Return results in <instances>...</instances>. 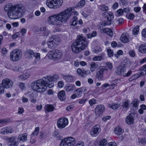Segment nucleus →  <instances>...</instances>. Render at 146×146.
Instances as JSON below:
<instances>
[{
    "mask_svg": "<svg viewBox=\"0 0 146 146\" xmlns=\"http://www.w3.org/2000/svg\"><path fill=\"white\" fill-rule=\"evenodd\" d=\"M129 54L130 56L132 57H134L135 54L134 50H130L129 51Z\"/></svg>",
    "mask_w": 146,
    "mask_h": 146,
    "instance_id": "e2e57ef3",
    "label": "nucleus"
},
{
    "mask_svg": "<svg viewBox=\"0 0 146 146\" xmlns=\"http://www.w3.org/2000/svg\"><path fill=\"white\" fill-rule=\"evenodd\" d=\"M77 72L78 74L81 77H83L84 75L82 74V70L80 68H78L77 69Z\"/></svg>",
    "mask_w": 146,
    "mask_h": 146,
    "instance_id": "4d7b16f0",
    "label": "nucleus"
},
{
    "mask_svg": "<svg viewBox=\"0 0 146 146\" xmlns=\"http://www.w3.org/2000/svg\"><path fill=\"white\" fill-rule=\"evenodd\" d=\"M90 66V70L91 72L95 71L98 67V64L94 62H91Z\"/></svg>",
    "mask_w": 146,
    "mask_h": 146,
    "instance_id": "bb28decb",
    "label": "nucleus"
},
{
    "mask_svg": "<svg viewBox=\"0 0 146 146\" xmlns=\"http://www.w3.org/2000/svg\"><path fill=\"white\" fill-rule=\"evenodd\" d=\"M63 3V0H47L46 5L48 7L55 9L59 7Z\"/></svg>",
    "mask_w": 146,
    "mask_h": 146,
    "instance_id": "423d86ee",
    "label": "nucleus"
},
{
    "mask_svg": "<svg viewBox=\"0 0 146 146\" xmlns=\"http://www.w3.org/2000/svg\"><path fill=\"white\" fill-rule=\"evenodd\" d=\"M68 124V121L66 117H61L58 119L57 125L60 129H62L66 127Z\"/></svg>",
    "mask_w": 146,
    "mask_h": 146,
    "instance_id": "9d476101",
    "label": "nucleus"
},
{
    "mask_svg": "<svg viewBox=\"0 0 146 146\" xmlns=\"http://www.w3.org/2000/svg\"><path fill=\"white\" fill-rule=\"evenodd\" d=\"M130 36L127 33H123L121 35L120 40L121 42L124 43H128L129 41Z\"/></svg>",
    "mask_w": 146,
    "mask_h": 146,
    "instance_id": "dca6fc26",
    "label": "nucleus"
},
{
    "mask_svg": "<svg viewBox=\"0 0 146 146\" xmlns=\"http://www.w3.org/2000/svg\"><path fill=\"white\" fill-rule=\"evenodd\" d=\"M64 85V83L63 81H60L59 82L58 84V86L60 88H62Z\"/></svg>",
    "mask_w": 146,
    "mask_h": 146,
    "instance_id": "69168bd1",
    "label": "nucleus"
},
{
    "mask_svg": "<svg viewBox=\"0 0 146 146\" xmlns=\"http://www.w3.org/2000/svg\"><path fill=\"white\" fill-rule=\"evenodd\" d=\"M33 56H34L35 58L36 59L37 61H39L40 59V54L39 53H34V55Z\"/></svg>",
    "mask_w": 146,
    "mask_h": 146,
    "instance_id": "603ef678",
    "label": "nucleus"
},
{
    "mask_svg": "<svg viewBox=\"0 0 146 146\" xmlns=\"http://www.w3.org/2000/svg\"><path fill=\"white\" fill-rule=\"evenodd\" d=\"M139 101L137 99H135L133 100V102L131 103L133 107L135 108H137L138 106Z\"/></svg>",
    "mask_w": 146,
    "mask_h": 146,
    "instance_id": "58836bf2",
    "label": "nucleus"
},
{
    "mask_svg": "<svg viewBox=\"0 0 146 146\" xmlns=\"http://www.w3.org/2000/svg\"><path fill=\"white\" fill-rule=\"evenodd\" d=\"M103 75L98 71L97 72L96 74V77L99 80H102L103 78Z\"/></svg>",
    "mask_w": 146,
    "mask_h": 146,
    "instance_id": "a18cd8bd",
    "label": "nucleus"
},
{
    "mask_svg": "<svg viewBox=\"0 0 146 146\" xmlns=\"http://www.w3.org/2000/svg\"><path fill=\"white\" fill-rule=\"evenodd\" d=\"M35 91L33 92H28L26 94L30 98H34L35 94Z\"/></svg>",
    "mask_w": 146,
    "mask_h": 146,
    "instance_id": "3c124183",
    "label": "nucleus"
},
{
    "mask_svg": "<svg viewBox=\"0 0 146 146\" xmlns=\"http://www.w3.org/2000/svg\"><path fill=\"white\" fill-rule=\"evenodd\" d=\"M107 143V140L105 139H103L100 141L99 144L100 146H104L106 145Z\"/></svg>",
    "mask_w": 146,
    "mask_h": 146,
    "instance_id": "c03bdc74",
    "label": "nucleus"
},
{
    "mask_svg": "<svg viewBox=\"0 0 146 146\" xmlns=\"http://www.w3.org/2000/svg\"><path fill=\"white\" fill-rule=\"evenodd\" d=\"M145 74V71H144V72H141L140 73L136 74L132 76L129 78V80L131 82L134 80L137 79L141 76H143Z\"/></svg>",
    "mask_w": 146,
    "mask_h": 146,
    "instance_id": "a211bd4d",
    "label": "nucleus"
},
{
    "mask_svg": "<svg viewBox=\"0 0 146 146\" xmlns=\"http://www.w3.org/2000/svg\"><path fill=\"white\" fill-rule=\"evenodd\" d=\"M78 23L77 18L76 16H73L71 19L70 22V24L72 26H74L76 25Z\"/></svg>",
    "mask_w": 146,
    "mask_h": 146,
    "instance_id": "cd10ccee",
    "label": "nucleus"
},
{
    "mask_svg": "<svg viewBox=\"0 0 146 146\" xmlns=\"http://www.w3.org/2000/svg\"><path fill=\"white\" fill-rule=\"evenodd\" d=\"M39 127H36L35 128V131L33 132L32 134L31 135V136L32 137V135L33 136H36L39 132Z\"/></svg>",
    "mask_w": 146,
    "mask_h": 146,
    "instance_id": "09e8293b",
    "label": "nucleus"
},
{
    "mask_svg": "<svg viewBox=\"0 0 146 146\" xmlns=\"http://www.w3.org/2000/svg\"><path fill=\"white\" fill-rule=\"evenodd\" d=\"M102 49L100 47H98L96 48L95 49L93 50V52L96 53H98L99 52L101 51Z\"/></svg>",
    "mask_w": 146,
    "mask_h": 146,
    "instance_id": "13d9d810",
    "label": "nucleus"
},
{
    "mask_svg": "<svg viewBox=\"0 0 146 146\" xmlns=\"http://www.w3.org/2000/svg\"><path fill=\"white\" fill-rule=\"evenodd\" d=\"M62 53L58 50L50 51L47 54V57L49 59L54 60H58L62 58Z\"/></svg>",
    "mask_w": 146,
    "mask_h": 146,
    "instance_id": "39448f33",
    "label": "nucleus"
},
{
    "mask_svg": "<svg viewBox=\"0 0 146 146\" xmlns=\"http://www.w3.org/2000/svg\"><path fill=\"white\" fill-rule=\"evenodd\" d=\"M141 35L143 37L146 38V29H144L142 30Z\"/></svg>",
    "mask_w": 146,
    "mask_h": 146,
    "instance_id": "0e129e2a",
    "label": "nucleus"
},
{
    "mask_svg": "<svg viewBox=\"0 0 146 146\" xmlns=\"http://www.w3.org/2000/svg\"><path fill=\"white\" fill-rule=\"evenodd\" d=\"M88 44V43L86 37L82 35H78L76 41L71 45V49L74 53H78L86 48Z\"/></svg>",
    "mask_w": 146,
    "mask_h": 146,
    "instance_id": "7ed1b4c3",
    "label": "nucleus"
},
{
    "mask_svg": "<svg viewBox=\"0 0 146 146\" xmlns=\"http://www.w3.org/2000/svg\"><path fill=\"white\" fill-rule=\"evenodd\" d=\"M120 104L119 103L113 104L112 105H109V106L110 108H112L113 109L116 110L120 106Z\"/></svg>",
    "mask_w": 146,
    "mask_h": 146,
    "instance_id": "4c0bfd02",
    "label": "nucleus"
},
{
    "mask_svg": "<svg viewBox=\"0 0 146 146\" xmlns=\"http://www.w3.org/2000/svg\"><path fill=\"white\" fill-rule=\"evenodd\" d=\"M22 56V52L19 49L13 50L10 53V59L13 61H17L20 59Z\"/></svg>",
    "mask_w": 146,
    "mask_h": 146,
    "instance_id": "0eeeda50",
    "label": "nucleus"
},
{
    "mask_svg": "<svg viewBox=\"0 0 146 146\" xmlns=\"http://www.w3.org/2000/svg\"><path fill=\"white\" fill-rule=\"evenodd\" d=\"M107 52L109 57H111L113 56V53L112 50L110 49H107Z\"/></svg>",
    "mask_w": 146,
    "mask_h": 146,
    "instance_id": "864d4df0",
    "label": "nucleus"
},
{
    "mask_svg": "<svg viewBox=\"0 0 146 146\" xmlns=\"http://www.w3.org/2000/svg\"><path fill=\"white\" fill-rule=\"evenodd\" d=\"M127 17L129 19H132L134 17V15L132 13L127 14L126 15Z\"/></svg>",
    "mask_w": 146,
    "mask_h": 146,
    "instance_id": "052dcab7",
    "label": "nucleus"
},
{
    "mask_svg": "<svg viewBox=\"0 0 146 146\" xmlns=\"http://www.w3.org/2000/svg\"><path fill=\"white\" fill-rule=\"evenodd\" d=\"M113 15L111 12L108 13V15H107V20L110 22L108 24H106V25H110L111 24L110 22L113 19Z\"/></svg>",
    "mask_w": 146,
    "mask_h": 146,
    "instance_id": "a878e982",
    "label": "nucleus"
},
{
    "mask_svg": "<svg viewBox=\"0 0 146 146\" xmlns=\"http://www.w3.org/2000/svg\"><path fill=\"white\" fill-rule=\"evenodd\" d=\"M104 106L102 104L98 105L95 109V113L97 116L101 115L104 110Z\"/></svg>",
    "mask_w": 146,
    "mask_h": 146,
    "instance_id": "4468645a",
    "label": "nucleus"
},
{
    "mask_svg": "<svg viewBox=\"0 0 146 146\" xmlns=\"http://www.w3.org/2000/svg\"><path fill=\"white\" fill-rule=\"evenodd\" d=\"M116 73L119 75L123 76L125 75L124 72H126V70L125 68L122 66H120L116 68L115 70Z\"/></svg>",
    "mask_w": 146,
    "mask_h": 146,
    "instance_id": "f3484780",
    "label": "nucleus"
},
{
    "mask_svg": "<svg viewBox=\"0 0 146 146\" xmlns=\"http://www.w3.org/2000/svg\"><path fill=\"white\" fill-rule=\"evenodd\" d=\"M4 10L11 19H17L23 15V6L20 4L13 5L11 3H7L4 7Z\"/></svg>",
    "mask_w": 146,
    "mask_h": 146,
    "instance_id": "f03ea898",
    "label": "nucleus"
},
{
    "mask_svg": "<svg viewBox=\"0 0 146 146\" xmlns=\"http://www.w3.org/2000/svg\"><path fill=\"white\" fill-rule=\"evenodd\" d=\"M87 101V99L82 98L77 100L76 101V102L82 105H83Z\"/></svg>",
    "mask_w": 146,
    "mask_h": 146,
    "instance_id": "e433bc0d",
    "label": "nucleus"
},
{
    "mask_svg": "<svg viewBox=\"0 0 146 146\" xmlns=\"http://www.w3.org/2000/svg\"><path fill=\"white\" fill-rule=\"evenodd\" d=\"M102 30L104 33L107 34L111 37L112 36L113 32L110 29L108 28H105L103 29Z\"/></svg>",
    "mask_w": 146,
    "mask_h": 146,
    "instance_id": "2f4dec72",
    "label": "nucleus"
},
{
    "mask_svg": "<svg viewBox=\"0 0 146 146\" xmlns=\"http://www.w3.org/2000/svg\"><path fill=\"white\" fill-rule=\"evenodd\" d=\"M75 142L74 138L72 137H68L61 141L60 146H73Z\"/></svg>",
    "mask_w": 146,
    "mask_h": 146,
    "instance_id": "6e6552de",
    "label": "nucleus"
},
{
    "mask_svg": "<svg viewBox=\"0 0 146 146\" xmlns=\"http://www.w3.org/2000/svg\"><path fill=\"white\" fill-rule=\"evenodd\" d=\"M84 143L83 141H80L76 143L74 146H84Z\"/></svg>",
    "mask_w": 146,
    "mask_h": 146,
    "instance_id": "774afa93",
    "label": "nucleus"
},
{
    "mask_svg": "<svg viewBox=\"0 0 146 146\" xmlns=\"http://www.w3.org/2000/svg\"><path fill=\"white\" fill-rule=\"evenodd\" d=\"M108 71V70L106 67L103 66L98 71L103 75L104 74L107 72Z\"/></svg>",
    "mask_w": 146,
    "mask_h": 146,
    "instance_id": "a19ab883",
    "label": "nucleus"
},
{
    "mask_svg": "<svg viewBox=\"0 0 146 146\" xmlns=\"http://www.w3.org/2000/svg\"><path fill=\"white\" fill-rule=\"evenodd\" d=\"M44 80L46 82V88L47 87V86H48L49 88H51L53 86L54 83L53 81H48V80L47 78L46 80Z\"/></svg>",
    "mask_w": 146,
    "mask_h": 146,
    "instance_id": "c9c22d12",
    "label": "nucleus"
},
{
    "mask_svg": "<svg viewBox=\"0 0 146 146\" xmlns=\"http://www.w3.org/2000/svg\"><path fill=\"white\" fill-rule=\"evenodd\" d=\"M60 41L59 38L56 36H53L50 40L47 42L48 45L50 48H54L59 44Z\"/></svg>",
    "mask_w": 146,
    "mask_h": 146,
    "instance_id": "1a4fd4ad",
    "label": "nucleus"
},
{
    "mask_svg": "<svg viewBox=\"0 0 146 146\" xmlns=\"http://www.w3.org/2000/svg\"><path fill=\"white\" fill-rule=\"evenodd\" d=\"M50 33V32L48 29H46L43 32V34L44 36H47Z\"/></svg>",
    "mask_w": 146,
    "mask_h": 146,
    "instance_id": "680f3d73",
    "label": "nucleus"
},
{
    "mask_svg": "<svg viewBox=\"0 0 146 146\" xmlns=\"http://www.w3.org/2000/svg\"><path fill=\"white\" fill-rule=\"evenodd\" d=\"M99 9L102 11H106L108 10L109 8L108 6L104 4L99 5L98 6Z\"/></svg>",
    "mask_w": 146,
    "mask_h": 146,
    "instance_id": "f704fd0d",
    "label": "nucleus"
},
{
    "mask_svg": "<svg viewBox=\"0 0 146 146\" xmlns=\"http://www.w3.org/2000/svg\"><path fill=\"white\" fill-rule=\"evenodd\" d=\"M139 50L141 53H146V43L140 45L139 47Z\"/></svg>",
    "mask_w": 146,
    "mask_h": 146,
    "instance_id": "b1692460",
    "label": "nucleus"
},
{
    "mask_svg": "<svg viewBox=\"0 0 146 146\" xmlns=\"http://www.w3.org/2000/svg\"><path fill=\"white\" fill-rule=\"evenodd\" d=\"M85 4V0H81L78 4V7L82 8L83 7Z\"/></svg>",
    "mask_w": 146,
    "mask_h": 146,
    "instance_id": "de8ad7c7",
    "label": "nucleus"
},
{
    "mask_svg": "<svg viewBox=\"0 0 146 146\" xmlns=\"http://www.w3.org/2000/svg\"><path fill=\"white\" fill-rule=\"evenodd\" d=\"M120 81V80L118 79H115L113 81L111 82L112 86L115 85L118 83H119Z\"/></svg>",
    "mask_w": 146,
    "mask_h": 146,
    "instance_id": "bf43d9fd",
    "label": "nucleus"
},
{
    "mask_svg": "<svg viewBox=\"0 0 146 146\" xmlns=\"http://www.w3.org/2000/svg\"><path fill=\"white\" fill-rule=\"evenodd\" d=\"M59 77L58 75H54L52 76L47 77L48 80L50 81L56 82L59 79Z\"/></svg>",
    "mask_w": 146,
    "mask_h": 146,
    "instance_id": "393cba45",
    "label": "nucleus"
},
{
    "mask_svg": "<svg viewBox=\"0 0 146 146\" xmlns=\"http://www.w3.org/2000/svg\"><path fill=\"white\" fill-rule=\"evenodd\" d=\"M24 112V110L23 107H19L18 108V113L19 114H21Z\"/></svg>",
    "mask_w": 146,
    "mask_h": 146,
    "instance_id": "338daca9",
    "label": "nucleus"
},
{
    "mask_svg": "<svg viewBox=\"0 0 146 146\" xmlns=\"http://www.w3.org/2000/svg\"><path fill=\"white\" fill-rule=\"evenodd\" d=\"M106 67L110 70H111L113 68L112 64L109 62L106 63Z\"/></svg>",
    "mask_w": 146,
    "mask_h": 146,
    "instance_id": "6e6d98bb",
    "label": "nucleus"
},
{
    "mask_svg": "<svg viewBox=\"0 0 146 146\" xmlns=\"http://www.w3.org/2000/svg\"><path fill=\"white\" fill-rule=\"evenodd\" d=\"M58 97L61 101H64L66 99L65 92L64 90L60 91L58 94Z\"/></svg>",
    "mask_w": 146,
    "mask_h": 146,
    "instance_id": "4be33fe9",
    "label": "nucleus"
},
{
    "mask_svg": "<svg viewBox=\"0 0 146 146\" xmlns=\"http://www.w3.org/2000/svg\"><path fill=\"white\" fill-rule=\"evenodd\" d=\"M76 89V86L74 84H70L65 87L64 89L67 92H72Z\"/></svg>",
    "mask_w": 146,
    "mask_h": 146,
    "instance_id": "aec40b11",
    "label": "nucleus"
},
{
    "mask_svg": "<svg viewBox=\"0 0 146 146\" xmlns=\"http://www.w3.org/2000/svg\"><path fill=\"white\" fill-rule=\"evenodd\" d=\"M97 102V100L94 98H92L89 101V103L90 106H92L96 104Z\"/></svg>",
    "mask_w": 146,
    "mask_h": 146,
    "instance_id": "49530a36",
    "label": "nucleus"
},
{
    "mask_svg": "<svg viewBox=\"0 0 146 146\" xmlns=\"http://www.w3.org/2000/svg\"><path fill=\"white\" fill-rule=\"evenodd\" d=\"M17 137L16 136L8 137L7 139L8 141V145L9 146H17L19 143L16 141Z\"/></svg>",
    "mask_w": 146,
    "mask_h": 146,
    "instance_id": "ddd939ff",
    "label": "nucleus"
},
{
    "mask_svg": "<svg viewBox=\"0 0 146 146\" xmlns=\"http://www.w3.org/2000/svg\"><path fill=\"white\" fill-rule=\"evenodd\" d=\"M27 134L26 133L22 134L19 135L18 137V139H19L20 141H25L27 140Z\"/></svg>",
    "mask_w": 146,
    "mask_h": 146,
    "instance_id": "c85d7f7f",
    "label": "nucleus"
},
{
    "mask_svg": "<svg viewBox=\"0 0 146 146\" xmlns=\"http://www.w3.org/2000/svg\"><path fill=\"white\" fill-rule=\"evenodd\" d=\"M130 101L129 100H125L123 103L122 107L123 108H125L126 110H127L129 108V104Z\"/></svg>",
    "mask_w": 146,
    "mask_h": 146,
    "instance_id": "7c9ffc66",
    "label": "nucleus"
},
{
    "mask_svg": "<svg viewBox=\"0 0 146 146\" xmlns=\"http://www.w3.org/2000/svg\"><path fill=\"white\" fill-rule=\"evenodd\" d=\"M14 132L13 130L7 127L2 128L1 130V133L3 134H6L8 133H12Z\"/></svg>",
    "mask_w": 146,
    "mask_h": 146,
    "instance_id": "6ab92c4d",
    "label": "nucleus"
},
{
    "mask_svg": "<svg viewBox=\"0 0 146 146\" xmlns=\"http://www.w3.org/2000/svg\"><path fill=\"white\" fill-rule=\"evenodd\" d=\"M114 132L116 134L120 135L121 134L123 131L121 128L119 127H118L115 129Z\"/></svg>",
    "mask_w": 146,
    "mask_h": 146,
    "instance_id": "72a5a7b5",
    "label": "nucleus"
},
{
    "mask_svg": "<svg viewBox=\"0 0 146 146\" xmlns=\"http://www.w3.org/2000/svg\"><path fill=\"white\" fill-rule=\"evenodd\" d=\"M53 136L58 140H60L61 139V136L58 131H55L54 132Z\"/></svg>",
    "mask_w": 146,
    "mask_h": 146,
    "instance_id": "ea45409f",
    "label": "nucleus"
},
{
    "mask_svg": "<svg viewBox=\"0 0 146 146\" xmlns=\"http://www.w3.org/2000/svg\"><path fill=\"white\" fill-rule=\"evenodd\" d=\"M139 26L138 25L136 26L134 29L133 30L132 33L133 34L136 35L138 33L139 31Z\"/></svg>",
    "mask_w": 146,
    "mask_h": 146,
    "instance_id": "79ce46f5",
    "label": "nucleus"
},
{
    "mask_svg": "<svg viewBox=\"0 0 146 146\" xmlns=\"http://www.w3.org/2000/svg\"><path fill=\"white\" fill-rule=\"evenodd\" d=\"M135 113H131L127 116L125 118V122L129 125L133 124L134 121Z\"/></svg>",
    "mask_w": 146,
    "mask_h": 146,
    "instance_id": "2eb2a0df",
    "label": "nucleus"
},
{
    "mask_svg": "<svg viewBox=\"0 0 146 146\" xmlns=\"http://www.w3.org/2000/svg\"><path fill=\"white\" fill-rule=\"evenodd\" d=\"M55 107L52 105H48L46 107L45 111L50 112L53 111Z\"/></svg>",
    "mask_w": 146,
    "mask_h": 146,
    "instance_id": "473e14b6",
    "label": "nucleus"
},
{
    "mask_svg": "<svg viewBox=\"0 0 146 146\" xmlns=\"http://www.w3.org/2000/svg\"><path fill=\"white\" fill-rule=\"evenodd\" d=\"M63 79L68 82H72L73 81V78L70 75H63Z\"/></svg>",
    "mask_w": 146,
    "mask_h": 146,
    "instance_id": "5701e85b",
    "label": "nucleus"
},
{
    "mask_svg": "<svg viewBox=\"0 0 146 146\" xmlns=\"http://www.w3.org/2000/svg\"><path fill=\"white\" fill-rule=\"evenodd\" d=\"M123 13V10L122 9H119L115 12V15L117 16H121Z\"/></svg>",
    "mask_w": 146,
    "mask_h": 146,
    "instance_id": "37998d69",
    "label": "nucleus"
},
{
    "mask_svg": "<svg viewBox=\"0 0 146 146\" xmlns=\"http://www.w3.org/2000/svg\"><path fill=\"white\" fill-rule=\"evenodd\" d=\"M5 88L1 83H0V95L3 94L5 92Z\"/></svg>",
    "mask_w": 146,
    "mask_h": 146,
    "instance_id": "5fc2aeb1",
    "label": "nucleus"
},
{
    "mask_svg": "<svg viewBox=\"0 0 146 146\" xmlns=\"http://www.w3.org/2000/svg\"><path fill=\"white\" fill-rule=\"evenodd\" d=\"M101 131V128L99 125H96L94 126L91 130L90 135L94 137L97 136Z\"/></svg>",
    "mask_w": 146,
    "mask_h": 146,
    "instance_id": "f8f14e48",
    "label": "nucleus"
},
{
    "mask_svg": "<svg viewBox=\"0 0 146 146\" xmlns=\"http://www.w3.org/2000/svg\"><path fill=\"white\" fill-rule=\"evenodd\" d=\"M102 57L101 56H96L93 57L92 60L94 61H100L102 60Z\"/></svg>",
    "mask_w": 146,
    "mask_h": 146,
    "instance_id": "8fccbe9b",
    "label": "nucleus"
},
{
    "mask_svg": "<svg viewBox=\"0 0 146 146\" xmlns=\"http://www.w3.org/2000/svg\"><path fill=\"white\" fill-rule=\"evenodd\" d=\"M46 82L43 79H40L33 82L31 84L32 89L34 91L43 92L46 89Z\"/></svg>",
    "mask_w": 146,
    "mask_h": 146,
    "instance_id": "20e7f679",
    "label": "nucleus"
},
{
    "mask_svg": "<svg viewBox=\"0 0 146 146\" xmlns=\"http://www.w3.org/2000/svg\"><path fill=\"white\" fill-rule=\"evenodd\" d=\"M25 54L27 58L31 59L33 58V57L34 55V52L33 50L29 49L27 50Z\"/></svg>",
    "mask_w": 146,
    "mask_h": 146,
    "instance_id": "412c9836",
    "label": "nucleus"
},
{
    "mask_svg": "<svg viewBox=\"0 0 146 146\" xmlns=\"http://www.w3.org/2000/svg\"><path fill=\"white\" fill-rule=\"evenodd\" d=\"M84 88L83 87L78 88L75 91L76 92V94L78 96V97H80L82 96V94L83 92V89Z\"/></svg>",
    "mask_w": 146,
    "mask_h": 146,
    "instance_id": "c756f323",
    "label": "nucleus"
},
{
    "mask_svg": "<svg viewBox=\"0 0 146 146\" xmlns=\"http://www.w3.org/2000/svg\"><path fill=\"white\" fill-rule=\"evenodd\" d=\"M1 84L6 89L11 88L13 86V82L8 78L3 79L2 81Z\"/></svg>",
    "mask_w": 146,
    "mask_h": 146,
    "instance_id": "9b49d317",
    "label": "nucleus"
},
{
    "mask_svg": "<svg viewBox=\"0 0 146 146\" xmlns=\"http://www.w3.org/2000/svg\"><path fill=\"white\" fill-rule=\"evenodd\" d=\"M73 14L76 15H78L77 12H74L72 11L71 8H69L59 14L49 17L48 18V23L54 25H61L62 23L65 22L70 18Z\"/></svg>",
    "mask_w": 146,
    "mask_h": 146,
    "instance_id": "f257e3e1",
    "label": "nucleus"
}]
</instances>
